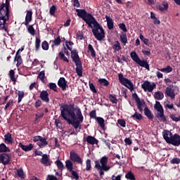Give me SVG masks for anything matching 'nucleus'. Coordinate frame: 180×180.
<instances>
[{
	"label": "nucleus",
	"instance_id": "1",
	"mask_svg": "<svg viewBox=\"0 0 180 180\" xmlns=\"http://www.w3.org/2000/svg\"><path fill=\"white\" fill-rule=\"evenodd\" d=\"M60 116L64 120H66L69 124H71L77 130L81 127L79 124L84 122V116L81 109L78 107L74 108L72 105L63 104L60 107Z\"/></svg>",
	"mask_w": 180,
	"mask_h": 180
},
{
	"label": "nucleus",
	"instance_id": "2",
	"mask_svg": "<svg viewBox=\"0 0 180 180\" xmlns=\"http://www.w3.org/2000/svg\"><path fill=\"white\" fill-rule=\"evenodd\" d=\"M8 0L0 6V30L6 32V22L9 20V5Z\"/></svg>",
	"mask_w": 180,
	"mask_h": 180
},
{
	"label": "nucleus",
	"instance_id": "3",
	"mask_svg": "<svg viewBox=\"0 0 180 180\" xmlns=\"http://www.w3.org/2000/svg\"><path fill=\"white\" fill-rule=\"evenodd\" d=\"M88 26L92 29V33L97 40L101 41V40L105 39V31L103 30V27L98 23V21H96L95 18L88 25Z\"/></svg>",
	"mask_w": 180,
	"mask_h": 180
},
{
	"label": "nucleus",
	"instance_id": "4",
	"mask_svg": "<svg viewBox=\"0 0 180 180\" xmlns=\"http://www.w3.org/2000/svg\"><path fill=\"white\" fill-rule=\"evenodd\" d=\"M108 157L103 156L99 161L95 162V168L98 171L100 176H102V175L105 174L103 171L108 172V171L112 168V166L108 165Z\"/></svg>",
	"mask_w": 180,
	"mask_h": 180
},
{
	"label": "nucleus",
	"instance_id": "5",
	"mask_svg": "<svg viewBox=\"0 0 180 180\" xmlns=\"http://www.w3.org/2000/svg\"><path fill=\"white\" fill-rule=\"evenodd\" d=\"M76 12H77V16H79V18H81L82 19H83V20L84 22H86V23H87V25H89L90 22H91L95 19V18H94V16H92V14L86 13V11H85L84 9L77 8Z\"/></svg>",
	"mask_w": 180,
	"mask_h": 180
},
{
	"label": "nucleus",
	"instance_id": "6",
	"mask_svg": "<svg viewBox=\"0 0 180 180\" xmlns=\"http://www.w3.org/2000/svg\"><path fill=\"white\" fill-rule=\"evenodd\" d=\"M154 108L158 112L156 113V117L159 119L160 122L167 123V118L165 117V115H164V108H162L161 103H160L159 101H156Z\"/></svg>",
	"mask_w": 180,
	"mask_h": 180
},
{
	"label": "nucleus",
	"instance_id": "7",
	"mask_svg": "<svg viewBox=\"0 0 180 180\" xmlns=\"http://www.w3.org/2000/svg\"><path fill=\"white\" fill-rule=\"evenodd\" d=\"M118 79L120 84H122V85H123L124 86H126V88L129 89L131 92H133V91H134V84H133V82L123 77V74L122 73L118 74Z\"/></svg>",
	"mask_w": 180,
	"mask_h": 180
},
{
	"label": "nucleus",
	"instance_id": "8",
	"mask_svg": "<svg viewBox=\"0 0 180 180\" xmlns=\"http://www.w3.org/2000/svg\"><path fill=\"white\" fill-rule=\"evenodd\" d=\"M157 84L155 83L150 82L149 81H144L141 84V88L143 89L144 92H153L155 89Z\"/></svg>",
	"mask_w": 180,
	"mask_h": 180
},
{
	"label": "nucleus",
	"instance_id": "9",
	"mask_svg": "<svg viewBox=\"0 0 180 180\" xmlns=\"http://www.w3.org/2000/svg\"><path fill=\"white\" fill-rule=\"evenodd\" d=\"M33 141L34 143H37V146H39L40 148H43L44 147H46L47 144H49V142H47V139L41 136H34L33 138Z\"/></svg>",
	"mask_w": 180,
	"mask_h": 180
},
{
	"label": "nucleus",
	"instance_id": "10",
	"mask_svg": "<svg viewBox=\"0 0 180 180\" xmlns=\"http://www.w3.org/2000/svg\"><path fill=\"white\" fill-rule=\"evenodd\" d=\"M70 158L71 161H73V162H77V164H82V159L81 158V157H79V155H78L74 150L70 151Z\"/></svg>",
	"mask_w": 180,
	"mask_h": 180
},
{
	"label": "nucleus",
	"instance_id": "11",
	"mask_svg": "<svg viewBox=\"0 0 180 180\" xmlns=\"http://www.w3.org/2000/svg\"><path fill=\"white\" fill-rule=\"evenodd\" d=\"M0 162L3 165H8L11 164V156L6 153H3L0 155Z\"/></svg>",
	"mask_w": 180,
	"mask_h": 180
},
{
	"label": "nucleus",
	"instance_id": "12",
	"mask_svg": "<svg viewBox=\"0 0 180 180\" xmlns=\"http://www.w3.org/2000/svg\"><path fill=\"white\" fill-rule=\"evenodd\" d=\"M169 144H172V146H174V147H179L180 146V136L178 134H175L172 137V140Z\"/></svg>",
	"mask_w": 180,
	"mask_h": 180
},
{
	"label": "nucleus",
	"instance_id": "13",
	"mask_svg": "<svg viewBox=\"0 0 180 180\" xmlns=\"http://www.w3.org/2000/svg\"><path fill=\"white\" fill-rule=\"evenodd\" d=\"M162 136H163V139L164 140H165L166 143H167V144H169V143H171V140L172 139V137L174 135H172V133L168 130H165L162 132Z\"/></svg>",
	"mask_w": 180,
	"mask_h": 180
},
{
	"label": "nucleus",
	"instance_id": "14",
	"mask_svg": "<svg viewBox=\"0 0 180 180\" xmlns=\"http://www.w3.org/2000/svg\"><path fill=\"white\" fill-rule=\"evenodd\" d=\"M58 85L59 88L62 89V91H65L67 88H68V84H67V81L64 77H60L59 79V80L58 81Z\"/></svg>",
	"mask_w": 180,
	"mask_h": 180
},
{
	"label": "nucleus",
	"instance_id": "15",
	"mask_svg": "<svg viewBox=\"0 0 180 180\" xmlns=\"http://www.w3.org/2000/svg\"><path fill=\"white\" fill-rule=\"evenodd\" d=\"M135 101L139 110L143 112V108H144L146 102H144L143 100H140V98H139L137 95H136Z\"/></svg>",
	"mask_w": 180,
	"mask_h": 180
},
{
	"label": "nucleus",
	"instance_id": "16",
	"mask_svg": "<svg viewBox=\"0 0 180 180\" xmlns=\"http://www.w3.org/2000/svg\"><path fill=\"white\" fill-rule=\"evenodd\" d=\"M39 98H41V101L49 103L50 102V98H49V93L47 91H42L39 95Z\"/></svg>",
	"mask_w": 180,
	"mask_h": 180
},
{
	"label": "nucleus",
	"instance_id": "17",
	"mask_svg": "<svg viewBox=\"0 0 180 180\" xmlns=\"http://www.w3.org/2000/svg\"><path fill=\"white\" fill-rule=\"evenodd\" d=\"M33 15V12L32 11H27V14L25 16V25L27 26L30 22H32V16Z\"/></svg>",
	"mask_w": 180,
	"mask_h": 180
},
{
	"label": "nucleus",
	"instance_id": "18",
	"mask_svg": "<svg viewBox=\"0 0 180 180\" xmlns=\"http://www.w3.org/2000/svg\"><path fill=\"white\" fill-rule=\"evenodd\" d=\"M165 95L171 98V99H175V92L174 90L169 87H167L165 90Z\"/></svg>",
	"mask_w": 180,
	"mask_h": 180
},
{
	"label": "nucleus",
	"instance_id": "19",
	"mask_svg": "<svg viewBox=\"0 0 180 180\" xmlns=\"http://www.w3.org/2000/svg\"><path fill=\"white\" fill-rule=\"evenodd\" d=\"M41 162V164L46 165V167H49V165H51V163L50 162V158H49V156L46 154L42 155Z\"/></svg>",
	"mask_w": 180,
	"mask_h": 180
},
{
	"label": "nucleus",
	"instance_id": "20",
	"mask_svg": "<svg viewBox=\"0 0 180 180\" xmlns=\"http://www.w3.org/2000/svg\"><path fill=\"white\" fill-rule=\"evenodd\" d=\"M4 143H6V144H13V138H12V134L8 133L4 135Z\"/></svg>",
	"mask_w": 180,
	"mask_h": 180
},
{
	"label": "nucleus",
	"instance_id": "21",
	"mask_svg": "<svg viewBox=\"0 0 180 180\" xmlns=\"http://www.w3.org/2000/svg\"><path fill=\"white\" fill-rule=\"evenodd\" d=\"M72 58L75 64L81 63V60H79V56H78L77 51H72Z\"/></svg>",
	"mask_w": 180,
	"mask_h": 180
},
{
	"label": "nucleus",
	"instance_id": "22",
	"mask_svg": "<svg viewBox=\"0 0 180 180\" xmlns=\"http://www.w3.org/2000/svg\"><path fill=\"white\" fill-rule=\"evenodd\" d=\"M105 19H106V22H107L108 28L109 29V30H112V29H113V26H114L113 20L109 15H105Z\"/></svg>",
	"mask_w": 180,
	"mask_h": 180
},
{
	"label": "nucleus",
	"instance_id": "23",
	"mask_svg": "<svg viewBox=\"0 0 180 180\" xmlns=\"http://www.w3.org/2000/svg\"><path fill=\"white\" fill-rule=\"evenodd\" d=\"M86 141L89 144H91V146H94V144H98L97 139L92 136H88Z\"/></svg>",
	"mask_w": 180,
	"mask_h": 180
},
{
	"label": "nucleus",
	"instance_id": "24",
	"mask_svg": "<svg viewBox=\"0 0 180 180\" xmlns=\"http://www.w3.org/2000/svg\"><path fill=\"white\" fill-rule=\"evenodd\" d=\"M136 64H139L140 67H143V68H146V70H148V71H150V65H148V63H147L146 60H141L140 59Z\"/></svg>",
	"mask_w": 180,
	"mask_h": 180
},
{
	"label": "nucleus",
	"instance_id": "25",
	"mask_svg": "<svg viewBox=\"0 0 180 180\" xmlns=\"http://www.w3.org/2000/svg\"><path fill=\"white\" fill-rule=\"evenodd\" d=\"M136 64H139L140 67H143V68H146V70H148V71H150V65H148V63H147L146 60H141L140 59Z\"/></svg>",
	"mask_w": 180,
	"mask_h": 180
},
{
	"label": "nucleus",
	"instance_id": "26",
	"mask_svg": "<svg viewBox=\"0 0 180 180\" xmlns=\"http://www.w3.org/2000/svg\"><path fill=\"white\" fill-rule=\"evenodd\" d=\"M136 64H139L140 67H143V68H146V70H148V71H150V65H148V63H147L146 60H141L140 59Z\"/></svg>",
	"mask_w": 180,
	"mask_h": 180
},
{
	"label": "nucleus",
	"instance_id": "27",
	"mask_svg": "<svg viewBox=\"0 0 180 180\" xmlns=\"http://www.w3.org/2000/svg\"><path fill=\"white\" fill-rule=\"evenodd\" d=\"M75 65L78 77H82V63L80 62L79 63H76Z\"/></svg>",
	"mask_w": 180,
	"mask_h": 180
},
{
	"label": "nucleus",
	"instance_id": "28",
	"mask_svg": "<svg viewBox=\"0 0 180 180\" xmlns=\"http://www.w3.org/2000/svg\"><path fill=\"white\" fill-rule=\"evenodd\" d=\"M60 44H61V39L60 38V36H58L54 40H52L51 47L53 50H54V48L57 47V46H60Z\"/></svg>",
	"mask_w": 180,
	"mask_h": 180
},
{
	"label": "nucleus",
	"instance_id": "29",
	"mask_svg": "<svg viewBox=\"0 0 180 180\" xmlns=\"http://www.w3.org/2000/svg\"><path fill=\"white\" fill-rule=\"evenodd\" d=\"M19 147L24 151H30L32 148H33V145L32 143H30L29 145H23L20 143H19Z\"/></svg>",
	"mask_w": 180,
	"mask_h": 180
},
{
	"label": "nucleus",
	"instance_id": "30",
	"mask_svg": "<svg viewBox=\"0 0 180 180\" xmlns=\"http://www.w3.org/2000/svg\"><path fill=\"white\" fill-rule=\"evenodd\" d=\"M15 175H17L18 178H20V179H25V178H26L23 169H18L16 170Z\"/></svg>",
	"mask_w": 180,
	"mask_h": 180
},
{
	"label": "nucleus",
	"instance_id": "31",
	"mask_svg": "<svg viewBox=\"0 0 180 180\" xmlns=\"http://www.w3.org/2000/svg\"><path fill=\"white\" fill-rule=\"evenodd\" d=\"M158 70V71H160V72H165V74H169V72H172V67H171V65H167L166 68Z\"/></svg>",
	"mask_w": 180,
	"mask_h": 180
},
{
	"label": "nucleus",
	"instance_id": "32",
	"mask_svg": "<svg viewBox=\"0 0 180 180\" xmlns=\"http://www.w3.org/2000/svg\"><path fill=\"white\" fill-rule=\"evenodd\" d=\"M131 58L136 63V64L139 63L140 58L139 57V55H137V53L136 51H132L130 53Z\"/></svg>",
	"mask_w": 180,
	"mask_h": 180
},
{
	"label": "nucleus",
	"instance_id": "33",
	"mask_svg": "<svg viewBox=\"0 0 180 180\" xmlns=\"http://www.w3.org/2000/svg\"><path fill=\"white\" fill-rule=\"evenodd\" d=\"M155 99L158 101H162L164 99V94L161 91H156L153 95Z\"/></svg>",
	"mask_w": 180,
	"mask_h": 180
},
{
	"label": "nucleus",
	"instance_id": "34",
	"mask_svg": "<svg viewBox=\"0 0 180 180\" xmlns=\"http://www.w3.org/2000/svg\"><path fill=\"white\" fill-rule=\"evenodd\" d=\"M144 113L145 116L147 117L149 120H153V113H151V111L148 109V108L146 107L144 108Z\"/></svg>",
	"mask_w": 180,
	"mask_h": 180
},
{
	"label": "nucleus",
	"instance_id": "35",
	"mask_svg": "<svg viewBox=\"0 0 180 180\" xmlns=\"http://www.w3.org/2000/svg\"><path fill=\"white\" fill-rule=\"evenodd\" d=\"M168 3L167 1H164L161 6H158V9L160 12H164L165 11H168Z\"/></svg>",
	"mask_w": 180,
	"mask_h": 180
},
{
	"label": "nucleus",
	"instance_id": "36",
	"mask_svg": "<svg viewBox=\"0 0 180 180\" xmlns=\"http://www.w3.org/2000/svg\"><path fill=\"white\" fill-rule=\"evenodd\" d=\"M96 119L97 122L98 123L100 127H101V129H105V120H103V118H102L101 117H98Z\"/></svg>",
	"mask_w": 180,
	"mask_h": 180
},
{
	"label": "nucleus",
	"instance_id": "37",
	"mask_svg": "<svg viewBox=\"0 0 180 180\" xmlns=\"http://www.w3.org/2000/svg\"><path fill=\"white\" fill-rule=\"evenodd\" d=\"M11 150L9 148L6 147V145L5 143H1L0 145V153H9Z\"/></svg>",
	"mask_w": 180,
	"mask_h": 180
},
{
	"label": "nucleus",
	"instance_id": "38",
	"mask_svg": "<svg viewBox=\"0 0 180 180\" xmlns=\"http://www.w3.org/2000/svg\"><path fill=\"white\" fill-rule=\"evenodd\" d=\"M120 41L123 44V46H126L127 44V35L124 33L121 34Z\"/></svg>",
	"mask_w": 180,
	"mask_h": 180
},
{
	"label": "nucleus",
	"instance_id": "39",
	"mask_svg": "<svg viewBox=\"0 0 180 180\" xmlns=\"http://www.w3.org/2000/svg\"><path fill=\"white\" fill-rule=\"evenodd\" d=\"M65 167L68 169V171L71 172L72 171L73 167H72V162L71 160H68L65 161Z\"/></svg>",
	"mask_w": 180,
	"mask_h": 180
},
{
	"label": "nucleus",
	"instance_id": "40",
	"mask_svg": "<svg viewBox=\"0 0 180 180\" xmlns=\"http://www.w3.org/2000/svg\"><path fill=\"white\" fill-rule=\"evenodd\" d=\"M15 61H17V67H19L22 63V56L19 55L18 52L15 54Z\"/></svg>",
	"mask_w": 180,
	"mask_h": 180
},
{
	"label": "nucleus",
	"instance_id": "41",
	"mask_svg": "<svg viewBox=\"0 0 180 180\" xmlns=\"http://www.w3.org/2000/svg\"><path fill=\"white\" fill-rule=\"evenodd\" d=\"M131 117L134 119V120H141L143 119V116L141 115V114L137 112L132 115Z\"/></svg>",
	"mask_w": 180,
	"mask_h": 180
},
{
	"label": "nucleus",
	"instance_id": "42",
	"mask_svg": "<svg viewBox=\"0 0 180 180\" xmlns=\"http://www.w3.org/2000/svg\"><path fill=\"white\" fill-rule=\"evenodd\" d=\"M112 49L116 51H120V50H122V46H120V42H119V41H116L115 43L112 45Z\"/></svg>",
	"mask_w": 180,
	"mask_h": 180
},
{
	"label": "nucleus",
	"instance_id": "43",
	"mask_svg": "<svg viewBox=\"0 0 180 180\" xmlns=\"http://www.w3.org/2000/svg\"><path fill=\"white\" fill-rule=\"evenodd\" d=\"M17 95L18 96V103H20L22 98H25V92L23 91H18Z\"/></svg>",
	"mask_w": 180,
	"mask_h": 180
},
{
	"label": "nucleus",
	"instance_id": "44",
	"mask_svg": "<svg viewBox=\"0 0 180 180\" xmlns=\"http://www.w3.org/2000/svg\"><path fill=\"white\" fill-rule=\"evenodd\" d=\"M88 50L91 53V57H96V54L95 53V49H94V46H92V45H88Z\"/></svg>",
	"mask_w": 180,
	"mask_h": 180
},
{
	"label": "nucleus",
	"instance_id": "45",
	"mask_svg": "<svg viewBox=\"0 0 180 180\" xmlns=\"http://www.w3.org/2000/svg\"><path fill=\"white\" fill-rule=\"evenodd\" d=\"M98 82L103 86H108L109 85V81H108L106 79H99Z\"/></svg>",
	"mask_w": 180,
	"mask_h": 180
},
{
	"label": "nucleus",
	"instance_id": "46",
	"mask_svg": "<svg viewBox=\"0 0 180 180\" xmlns=\"http://www.w3.org/2000/svg\"><path fill=\"white\" fill-rule=\"evenodd\" d=\"M71 172V178L72 179L78 180L79 179V176H78V173L74 170L70 171Z\"/></svg>",
	"mask_w": 180,
	"mask_h": 180
},
{
	"label": "nucleus",
	"instance_id": "47",
	"mask_svg": "<svg viewBox=\"0 0 180 180\" xmlns=\"http://www.w3.org/2000/svg\"><path fill=\"white\" fill-rule=\"evenodd\" d=\"M125 178H127V179L136 180V177H134V174L133 173H131V172H129L125 175Z\"/></svg>",
	"mask_w": 180,
	"mask_h": 180
},
{
	"label": "nucleus",
	"instance_id": "48",
	"mask_svg": "<svg viewBox=\"0 0 180 180\" xmlns=\"http://www.w3.org/2000/svg\"><path fill=\"white\" fill-rule=\"evenodd\" d=\"M92 169V165H91V160L88 159L86 161V171H91Z\"/></svg>",
	"mask_w": 180,
	"mask_h": 180
},
{
	"label": "nucleus",
	"instance_id": "49",
	"mask_svg": "<svg viewBox=\"0 0 180 180\" xmlns=\"http://www.w3.org/2000/svg\"><path fill=\"white\" fill-rule=\"evenodd\" d=\"M40 39L36 38L35 39V50L36 51H39V49H40Z\"/></svg>",
	"mask_w": 180,
	"mask_h": 180
},
{
	"label": "nucleus",
	"instance_id": "50",
	"mask_svg": "<svg viewBox=\"0 0 180 180\" xmlns=\"http://www.w3.org/2000/svg\"><path fill=\"white\" fill-rule=\"evenodd\" d=\"M27 30L30 34H31L32 36H34L36 32L34 30V28L33 27V25H29Z\"/></svg>",
	"mask_w": 180,
	"mask_h": 180
},
{
	"label": "nucleus",
	"instance_id": "51",
	"mask_svg": "<svg viewBox=\"0 0 180 180\" xmlns=\"http://www.w3.org/2000/svg\"><path fill=\"white\" fill-rule=\"evenodd\" d=\"M55 164H56L58 169H61L63 170L64 168V165L63 164V162L60 161V160H56L55 162Z\"/></svg>",
	"mask_w": 180,
	"mask_h": 180
},
{
	"label": "nucleus",
	"instance_id": "52",
	"mask_svg": "<svg viewBox=\"0 0 180 180\" xmlns=\"http://www.w3.org/2000/svg\"><path fill=\"white\" fill-rule=\"evenodd\" d=\"M65 45L68 50L71 51L72 50V46H74V43L72 41H66Z\"/></svg>",
	"mask_w": 180,
	"mask_h": 180
},
{
	"label": "nucleus",
	"instance_id": "53",
	"mask_svg": "<svg viewBox=\"0 0 180 180\" xmlns=\"http://www.w3.org/2000/svg\"><path fill=\"white\" fill-rule=\"evenodd\" d=\"M55 13H56V6L53 5L49 9V15H51V16H54Z\"/></svg>",
	"mask_w": 180,
	"mask_h": 180
},
{
	"label": "nucleus",
	"instance_id": "54",
	"mask_svg": "<svg viewBox=\"0 0 180 180\" xmlns=\"http://www.w3.org/2000/svg\"><path fill=\"white\" fill-rule=\"evenodd\" d=\"M41 47L43 50H45V51L49 50V42H47L46 41H43L41 44Z\"/></svg>",
	"mask_w": 180,
	"mask_h": 180
},
{
	"label": "nucleus",
	"instance_id": "55",
	"mask_svg": "<svg viewBox=\"0 0 180 180\" xmlns=\"http://www.w3.org/2000/svg\"><path fill=\"white\" fill-rule=\"evenodd\" d=\"M55 124H56V129H63V124H61V122L59 121V120H55Z\"/></svg>",
	"mask_w": 180,
	"mask_h": 180
},
{
	"label": "nucleus",
	"instance_id": "56",
	"mask_svg": "<svg viewBox=\"0 0 180 180\" xmlns=\"http://www.w3.org/2000/svg\"><path fill=\"white\" fill-rule=\"evenodd\" d=\"M49 87L55 92H57V84H56V83H50Z\"/></svg>",
	"mask_w": 180,
	"mask_h": 180
},
{
	"label": "nucleus",
	"instance_id": "57",
	"mask_svg": "<svg viewBox=\"0 0 180 180\" xmlns=\"http://www.w3.org/2000/svg\"><path fill=\"white\" fill-rule=\"evenodd\" d=\"M59 57H60V60H63V61H66V63H68V58H67L65 57V56L64 55V53L60 52Z\"/></svg>",
	"mask_w": 180,
	"mask_h": 180
},
{
	"label": "nucleus",
	"instance_id": "58",
	"mask_svg": "<svg viewBox=\"0 0 180 180\" xmlns=\"http://www.w3.org/2000/svg\"><path fill=\"white\" fill-rule=\"evenodd\" d=\"M109 98L112 103H117V98H116V96L110 95Z\"/></svg>",
	"mask_w": 180,
	"mask_h": 180
},
{
	"label": "nucleus",
	"instance_id": "59",
	"mask_svg": "<svg viewBox=\"0 0 180 180\" xmlns=\"http://www.w3.org/2000/svg\"><path fill=\"white\" fill-rule=\"evenodd\" d=\"M120 29H121V30H122V32H127V28H126V25L124 23H120L118 25Z\"/></svg>",
	"mask_w": 180,
	"mask_h": 180
},
{
	"label": "nucleus",
	"instance_id": "60",
	"mask_svg": "<svg viewBox=\"0 0 180 180\" xmlns=\"http://www.w3.org/2000/svg\"><path fill=\"white\" fill-rule=\"evenodd\" d=\"M89 88L90 90L94 92V94H96L98 91H96V89L95 88V85L93 84V83L89 82Z\"/></svg>",
	"mask_w": 180,
	"mask_h": 180
},
{
	"label": "nucleus",
	"instance_id": "61",
	"mask_svg": "<svg viewBox=\"0 0 180 180\" xmlns=\"http://www.w3.org/2000/svg\"><path fill=\"white\" fill-rule=\"evenodd\" d=\"M44 77H45V73L44 71H41L39 73L38 75V77L39 78V79H41V81L43 82V81H44Z\"/></svg>",
	"mask_w": 180,
	"mask_h": 180
},
{
	"label": "nucleus",
	"instance_id": "62",
	"mask_svg": "<svg viewBox=\"0 0 180 180\" xmlns=\"http://www.w3.org/2000/svg\"><path fill=\"white\" fill-rule=\"evenodd\" d=\"M9 77H10L11 81H15V71H13V70H10Z\"/></svg>",
	"mask_w": 180,
	"mask_h": 180
},
{
	"label": "nucleus",
	"instance_id": "63",
	"mask_svg": "<svg viewBox=\"0 0 180 180\" xmlns=\"http://www.w3.org/2000/svg\"><path fill=\"white\" fill-rule=\"evenodd\" d=\"M170 119L173 120V122H179L180 117L175 116V115H170Z\"/></svg>",
	"mask_w": 180,
	"mask_h": 180
},
{
	"label": "nucleus",
	"instance_id": "64",
	"mask_svg": "<svg viewBox=\"0 0 180 180\" xmlns=\"http://www.w3.org/2000/svg\"><path fill=\"white\" fill-rule=\"evenodd\" d=\"M172 164H179L180 163V159L178 158H174L171 161Z\"/></svg>",
	"mask_w": 180,
	"mask_h": 180
}]
</instances>
